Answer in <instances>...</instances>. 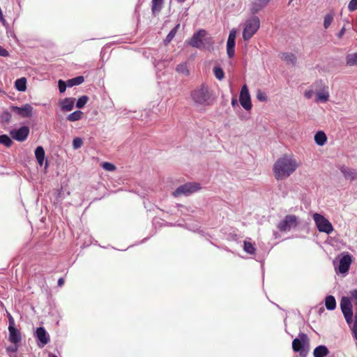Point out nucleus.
Wrapping results in <instances>:
<instances>
[{"label":"nucleus","mask_w":357,"mask_h":357,"mask_svg":"<svg viewBox=\"0 0 357 357\" xmlns=\"http://www.w3.org/2000/svg\"><path fill=\"white\" fill-rule=\"evenodd\" d=\"M300 166L294 155L285 154L279 158L273 165V173L276 180H284L290 176Z\"/></svg>","instance_id":"1"},{"label":"nucleus","mask_w":357,"mask_h":357,"mask_svg":"<svg viewBox=\"0 0 357 357\" xmlns=\"http://www.w3.org/2000/svg\"><path fill=\"white\" fill-rule=\"evenodd\" d=\"M190 98L194 104L198 106L211 105L214 100L212 92L206 83H202L192 90Z\"/></svg>","instance_id":"2"},{"label":"nucleus","mask_w":357,"mask_h":357,"mask_svg":"<svg viewBox=\"0 0 357 357\" xmlns=\"http://www.w3.org/2000/svg\"><path fill=\"white\" fill-rule=\"evenodd\" d=\"M207 32L204 29H200L195 33L189 41V45L193 47L202 49L206 45L211 46L213 45L212 38L207 37Z\"/></svg>","instance_id":"3"},{"label":"nucleus","mask_w":357,"mask_h":357,"mask_svg":"<svg viewBox=\"0 0 357 357\" xmlns=\"http://www.w3.org/2000/svg\"><path fill=\"white\" fill-rule=\"evenodd\" d=\"M309 344L310 339L307 334L300 333L298 337L292 342V349L294 352H299L300 357H306L308 351L305 349V347H308Z\"/></svg>","instance_id":"4"},{"label":"nucleus","mask_w":357,"mask_h":357,"mask_svg":"<svg viewBox=\"0 0 357 357\" xmlns=\"http://www.w3.org/2000/svg\"><path fill=\"white\" fill-rule=\"evenodd\" d=\"M260 26V20L258 17L254 16L246 20L245 27L243 31V38L244 40H250L254 34L258 31Z\"/></svg>","instance_id":"5"},{"label":"nucleus","mask_w":357,"mask_h":357,"mask_svg":"<svg viewBox=\"0 0 357 357\" xmlns=\"http://www.w3.org/2000/svg\"><path fill=\"white\" fill-rule=\"evenodd\" d=\"M312 218L320 232H324L327 234H330L333 232V227L332 224L324 215L315 213L313 214Z\"/></svg>","instance_id":"6"},{"label":"nucleus","mask_w":357,"mask_h":357,"mask_svg":"<svg viewBox=\"0 0 357 357\" xmlns=\"http://www.w3.org/2000/svg\"><path fill=\"white\" fill-rule=\"evenodd\" d=\"M200 188V185L198 183H186L178 187L172 192V195L175 197H178L181 195L188 196L190 194L199 190Z\"/></svg>","instance_id":"7"},{"label":"nucleus","mask_w":357,"mask_h":357,"mask_svg":"<svg viewBox=\"0 0 357 357\" xmlns=\"http://www.w3.org/2000/svg\"><path fill=\"white\" fill-rule=\"evenodd\" d=\"M298 225V218L295 215H287L280 221L277 227L280 231H289Z\"/></svg>","instance_id":"8"},{"label":"nucleus","mask_w":357,"mask_h":357,"mask_svg":"<svg viewBox=\"0 0 357 357\" xmlns=\"http://www.w3.org/2000/svg\"><path fill=\"white\" fill-rule=\"evenodd\" d=\"M340 307L347 322L350 324L353 319V311L350 298L342 297L340 301Z\"/></svg>","instance_id":"9"},{"label":"nucleus","mask_w":357,"mask_h":357,"mask_svg":"<svg viewBox=\"0 0 357 357\" xmlns=\"http://www.w3.org/2000/svg\"><path fill=\"white\" fill-rule=\"evenodd\" d=\"M239 102L245 110L249 111L252 109L251 98L248 87L246 84H244L241 88L239 95Z\"/></svg>","instance_id":"10"},{"label":"nucleus","mask_w":357,"mask_h":357,"mask_svg":"<svg viewBox=\"0 0 357 357\" xmlns=\"http://www.w3.org/2000/svg\"><path fill=\"white\" fill-rule=\"evenodd\" d=\"M33 107L29 104H25L22 107L12 106L11 110L23 118H29L33 115Z\"/></svg>","instance_id":"11"},{"label":"nucleus","mask_w":357,"mask_h":357,"mask_svg":"<svg viewBox=\"0 0 357 357\" xmlns=\"http://www.w3.org/2000/svg\"><path fill=\"white\" fill-rule=\"evenodd\" d=\"M29 134V128L27 126H22L17 130H12L10 132V136L18 142H24Z\"/></svg>","instance_id":"12"},{"label":"nucleus","mask_w":357,"mask_h":357,"mask_svg":"<svg viewBox=\"0 0 357 357\" xmlns=\"http://www.w3.org/2000/svg\"><path fill=\"white\" fill-rule=\"evenodd\" d=\"M236 36V31L235 29H232L229 34V37L227 42V53L229 58H232L235 53V39Z\"/></svg>","instance_id":"13"},{"label":"nucleus","mask_w":357,"mask_h":357,"mask_svg":"<svg viewBox=\"0 0 357 357\" xmlns=\"http://www.w3.org/2000/svg\"><path fill=\"white\" fill-rule=\"evenodd\" d=\"M351 257L349 255H344L340 260L338 266V271L341 273H347L351 264Z\"/></svg>","instance_id":"14"},{"label":"nucleus","mask_w":357,"mask_h":357,"mask_svg":"<svg viewBox=\"0 0 357 357\" xmlns=\"http://www.w3.org/2000/svg\"><path fill=\"white\" fill-rule=\"evenodd\" d=\"M9 340L14 344H19L22 340L20 331L15 326L8 327Z\"/></svg>","instance_id":"15"},{"label":"nucleus","mask_w":357,"mask_h":357,"mask_svg":"<svg viewBox=\"0 0 357 357\" xmlns=\"http://www.w3.org/2000/svg\"><path fill=\"white\" fill-rule=\"evenodd\" d=\"M36 335L38 340L41 342L42 346L47 344L50 342V337L43 327H38L36 331Z\"/></svg>","instance_id":"16"},{"label":"nucleus","mask_w":357,"mask_h":357,"mask_svg":"<svg viewBox=\"0 0 357 357\" xmlns=\"http://www.w3.org/2000/svg\"><path fill=\"white\" fill-rule=\"evenodd\" d=\"M61 109L64 112L71 111L73 109L75 104V98H66L59 101Z\"/></svg>","instance_id":"17"},{"label":"nucleus","mask_w":357,"mask_h":357,"mask_svg":"<svg viewBox=\"0 0 357 357\" xmlns=\"http://www.w3.org/2000/svg\"><path fill=\"white\" fill-rule=\"evenodd\" d=\"M341 172L343 174L346 179L351 181L357 179V172L353 169H350L347 167L342 166L340 168Z\"/></svg>","instance_id":"18"},{"label":"nucleus","mask_w":357,"mask_h":357,"mask_svg":"<svg viewBox=\"0 0 357 357\" xmlns=\"http://www.w3.org/2000/svg\"><path fill=\"white\" fill-rule=\"evenodd\" d=\"M271 0H257L252 3L250 11L252 14L258 13L261 9L265 7Z\"/></svg>","instance_id":"19"},{"label":"nucleus","mask_w":357,"mask_h":357,"mask_svg":"<svg viewBox=\"0 0 357 357\" xmlns=\"http://www.w3.org/2000/svg\"><path fill=\"white\" fill-rule=\"evenodd\" d=\"M329 354V350L324 345L317 347L313 351L314 357H325Z\"/></svg>","instance_id":"20"},{"label":"nucleus","mask_w":357,"mask_h":357,"mask_svg":"<svg viewBox=\"0 0 357 357\" xmlns=\"http://www.w3.org/2000/svg\"><path fill=\"white\" fill-rule=\"evenodd\" d=\"M35 156L38 162L41 166L43 164L45 159V151L42 146H38L35 150Z\"/></svg>","instance_id":"21"},{"label":"nucleus","mask_w":357,"mask_h":357,"mask_svg":"<svg viewBox=\"0 0 357 357\" xmlns=\"http://www.w3.org/2000/svg\"><path fill=\"white\" fill-rule=\"evenodd\" d=\"M326 140L327 137L323 131H318L314 135V141L319 146L325 144Z\"/></svg>","instance_id":"22"},{"label":"nucleus","mask_w":357,"mask_h":357,"mask_svg":"<svg viewBox=\"0 0 357 357\" xmlns=\"http://www.w3.org/2000/svg\"><path fill=\"white\" fill-rule=\"evenodd\" d=\"M15 86L19 91H25L26 89V79L25 77L17 79L15 82Z\"/></svg>","instance_id":"23"},{"label":"nucleus","mask_w":357,"mask_h":357,"mask_svg":"<svg viewBox=\"0 0 357 357\" xmlns=\"http://www.w3.org/2000/svg\"><path fill=\"white\" fill-rule=\"evenodd\" d=\"M325 305L326 307L329 310H334L336 307V301L335 297L331 295L327 296L325 299Z\"/></svg>","instance_id":"24"},{"label":"nucleus","mask_w":357,"mask_h":357,"mask_svg":"<svg viewBox=\"0 0 357 357\" xmlns=\"http://www.w3.org/2000/svg\"><path fill=\"white\" fill-rule=\"evenodd\" d=\"M84 81V78L83 76H77L76 77L68 79L67 81V84L68 87H73L74 86L82 84Z\"/></svg>","instance_id":"25"},{"label":"nucleus","mask_w":357,"mask_h":357,"mask_svg":"<svg viewBox=\"0 0 357 357\" xmlns=\"http://www.w3.org/2000/svg\"><path fill=\"white\" fill-rule=\"evenodd\" d=\"M346 64L349 66H357V53L347 54L346 56Z\"/></svg>","instance_id":"26"},{"label":"nucleus","mask_w":357,"mask_h":357,"mask_svg":"<svg viewBox=\"0 0 357 357\" xmlns=\"http://www.w3.org/2000/svg\"><path fill=\"white\" fill-rule=\"evenodd\" d=\"M243 250L250 255H254L256 252L255 245L248 241H245L243 243Z\"/></svg>","instance_id":"27"},{"label":"nucleus","mask_w":357,"mask_h":357,"mask_svg":"<svg viewBox=\"0 0 357 357\" xmlns=\"http://www.w3.org/2000/svg\"><path fill=\"white\" fill-rule=\"evenodd\" d=\"M164 0H152L151 10L153 13L161 10Z\"/></svg>","instance_id":"28"},{"label":"nucleus","mask_w":357,"mask_h":357,"mask_svg":"<svg viewBox=\"0 0 357 357\" xmlns=\"http://www.w3.org/2000/svg\"><path fill=\"white\" fill-rule=\"evenodd\" d=\"M317 101L326 102L329 98L328 91H318L316 93Z\"/></svg>","instance_id":"29"},{"label":"nucleus","mask_w":357,"mask_h":357,"mask_svg":"<svg viewBox=\"0 0 357 357\" xmlns=\"http://www.w3.org/2000/svg\"><path fill=\"white\" fill-rule=\"evenodd\" d=\"M282 59L293 65H295L296 63V56L292 53H283Z\"/></svg>","instance_id":"30"},{"label":"nucleus","mask_w":357,"mask_h":357,"mask_svg":"<svg viewBox=\"0 0 357 357\" xmlns=\"http://www.w3.org/2000/svg\"><path fill=\"white\" fill-rule=\"evenodd\" d=\"M83 116V112L77 110L68 115L67 119L70 121H76L81 119Z\"/></svg>","instance_id":"31"},{"label":"nucleus","mask_w":357,"mask_h":357,"mask_svg":"<svg viewBox=\"0 0 357 357\" xmlns=\"http://www.w3.org/2000/svg\"><path fill=\"white\" fill-rule=\"evenodd\" d=\"M13 141L7 135H0V144H3L6 147H10L13 144Z\"/></svg>","instance_id":"32"},{"label":"nucleus","mask_w":357,"mask_h":357,"mask_svg":"<svg viewBox=\"0 0 357 357\" xmlns=\"http://www.w3.org/2000/svg\"><path fill=\"white\" fill-rule=\"evenodd\" d=\"M213 73L218 80H222L225 77V73L220 67L215 66L213 68Z\"/></svg>","instance_id":"33"},{"label":"nucleus","mask_w":357,"mask_h":357,"mask_svg":"<svg viewBox=\"0 0 357 357\" xmlns=\"http://www.w3.org/2000/svg\"><path fill=\"white\" fill-rule=\"evenodd\" d=\"M176 71L185 75H189V70L185 63H180L176 66Z\"/></svg>","instance_id":"34"},{"label":"nucleus","mask_w":357,"mask_h":357,"mask_svg":"<svg viewBox=\"0 0 357 357\" xmlns=\"http://www.w3.org/2000/svg\"><path fill=\"white\" fill-rule=\"evenodd\" d=\"M88 100H89L88 96H81L80 98H78V100L77 101L76 107L79 109L82 108L86 104Z\"/></svg>","instance_id":"35"},{"label":"nucleus","mask_w":357,"mask_h":357,"mask_svg":"<svg viewBox=\"0 0 357 357\" xmlns=\"http://www.w3.org/2000/svg\"><path fill=\"white\" fill-rule=\"evenodd\" d=\"M179 26V24H177L174 29H172L168 35L166 37L165 42L167 43H170V41L174 38L177 31V29Z\"/></svg>","instance_id":"36"},{"label":"nucleus","mask_w":357,"mask_h":357,"mask_svg":"<svg viewBox=\"0 0 357 357\" xmlns=\"http://www.w3.org/2000/svg\"><path fill=\"white\" fill-rule=\"evenodd\" d=\"M102 167L109 172H113L116 169V166L113 165L112 163L108 162H104L101 165Z\"/></svg>","instance_id":"37"},{"label":"nucleus","mask_w":357,"mask_h":357,"mask_svg":"<svg viewBox=\"0 0 357 357\" xmlns=\"http://www.w3.org/2000/svg\"><path fill=\"white\" fill-rule=\"evenodd\" d=\"M256 97H257V100L261 102H265L267 100V96H266V93L263 92L261 90H257V93H256Z\"/></svg>","instance_id":"38"},{"label":"nucleus","mask_w":357,"mask_h":357,"mask_svg":"<svg viewBox=\"0 0 357 357\" xmlns=\"http://www.w3.org/2000/svg\"><path fill=\"white\" fill-rule=\"evenodd\" d=\"M333 20V17L332 15L328 14L324 17V26L325 29H327L331 24Z\"/></svg>","instance_id":"39"},{"label":"nucleus","mask_w":357,"mask_h":357,"mask_svg":"<svg viewBox=\"0 0 357 357\" xmlns=\"http://www.w3.org/2000/svg\"><path fill=\"white\" fill-rule=\"evenodd\" d=\"M82 144V139L79 137H75L73 141V146L75 149L80 148Z\"/></svg>","instance_id":"40"},{"label":"nucleus","mask_w":357,"mask_h":357,"mask_svg":"<svg viewBox=\"0 0 357 357\" xmlns=\"http://www.w3.org/2000/svg\"><path fill=\"white\" fill-rule=\"evenodd\" d=\"M59 90L60 93H63L66 90L68 86L67 82H64L62 79H59L58 82Z\"/></svg>","instance_id":"41"},{"label":"nucleus","mask_w":357,"mask_h":357,"mask_svg":"<svg viewBox=\"0 0 357 357\" xmlns=\"http://www.w3.org/2000/svg\"><path fill=\"white\" fill-rule=\"evenodd\" d=\"M349 11H354L357 9V0H351L348 5Z\"/></svg>","instance_id":"42"},{"label":"nucleus","mask_w":357,"mask_h":357,"mask_svg":"<svg viewBox=\"0 0 357 357\" xmlns=\"http://www.w3.org/2000/svg\"><path fill=\"white\" fill-rule=\"evenodd\" d=\"M351 299L354 302V305L357 306V289H354L350 291Z\"/></svg>","instance_id":"43"},{"label":"nucleus","mask_w":357,"mask_h":357,"mask_svg":"<svg viewBox=\"0 0 357 357\" xmlns=\"http://www.w3.org/2000/svg\"><path fill=\"white\" fill-rule=\"evenodd\" d=\"M17 344H14L13 346H10L6 348L7 351L10 353L16 352L17 350Z\"/></svg>","instance_id":"44"},{"label":"nucleus","mask_w":357,"mask_h":357,"mask_svg":"<svg viewBox=\"0 0 357 357\" xmlns=\"http://www.w3.org/2000/svg\"><path fill=\"white\" fill-rule=\"evenodd\" d=\"M9 55V53L8 52L3 48L1 45H0V56H8Z\"/></svg>","instance_id":"45"},{"label":"nucleus","mask_w":357,"mask_h":357,"mask_svg":"<svg viewBox=\"0 0 357 357\" xmlns=\"http://www.w3.org/2000/svg\"><path fill=\"white\" fill-rule=\"evenodd\" d=\"M9 326L8 327L15 326V320L10 314H8Z\"/></svg>","instance_id":"46"},{"label":"nucleus","mask_w":357,"mask_h":357,"mask_svg":"<svg viewBox=\"0 0 357 357\" xmlns=\"http://www.w3.org/2000/svg\"><path fill=\"white\" fill-rule=\"evenodd\" d=\"M313 91H307L305 92V97L307 99H310L312 96Z\"/></svg>","instance_id":"47"},{"label":"nucleus","mask_w":357,"mask_h":357,"mask_svg":"<svg viewBox=\"0 0 357 357\" xmlns=\"http://www.w3.org/2000/svg\"><path fill=\"white\" fill-rule=\"evenodd\" d=\"M344 32H345V29L343 27V28H342V29L338 33L337 37L340 38H342V36L344 35Z\"/></svg>","instance_id":"48"},{"label":"nucleus","mask_w":357,"mask_h":357,"mask_svg":"<svg viewBox=\"0 0 357 357\" xmlns=\"http://www.w3.org/2000/svg\"><path fill=\"white\" fill-rule=\"evenodd\" d=\"M64 284V279L63 278H60L58 280V286L61 287Z\"/></svg>","instance_id":"49"},{"label":"nucleus","mask_w":357,"mask_h":357,"mask_svg":"<svg viewBox=\"0 0 357 357\" xmlns=\"http://www.w3.org/2000/svg\"><path fill=\"white\" fill-rule=\"evenodd\" d=\"M3 118L5 119L6 121H9V119L10 118V114L8 112H5L3 114Z\"/></svg>","instance_id":"50"},{"label":"nucleus","mask_w":357,"mask_h":357,"mask_svg":"<svg viewBox=\"0 0 357 357\" xmlns=\"http://www.w3.org/2000/svg\"><path fill=\"white\" fill-rule=\"evenodd\" d=\"M231 105H232L233 107H234V106L237 105V104H238V102H237V100H236L235 98H232V99H231Z\"/></svg>","instance_id":"51"},{"label":"nucleus","mask_w":357,"mask_h":357,"mask_svg":"<svg viewBox=\"0 0 357 357\" xmlns=\"http://www.w3.org/2000/svg\"><path fill=\"white\" fill-rule=\"evenodd\" d=\"M49 357H58V356L56 355H54V354H50Z\"/></svg>","instance_id":"52"},{"label":"nucleus","mask_w":357,"mask_h":357,"mask_svg":"<svg viewBox=\"0 0 357 357\" xmlns=\"http://www.w3.org/2000/svg\"><path fill=\"white\" fill-rule=\"evenodd\" d=\"M177 1L180 2V3H183L184 1H185L186 0H176Z\"/></svg>","instance_id":"53"}]
</instances>
